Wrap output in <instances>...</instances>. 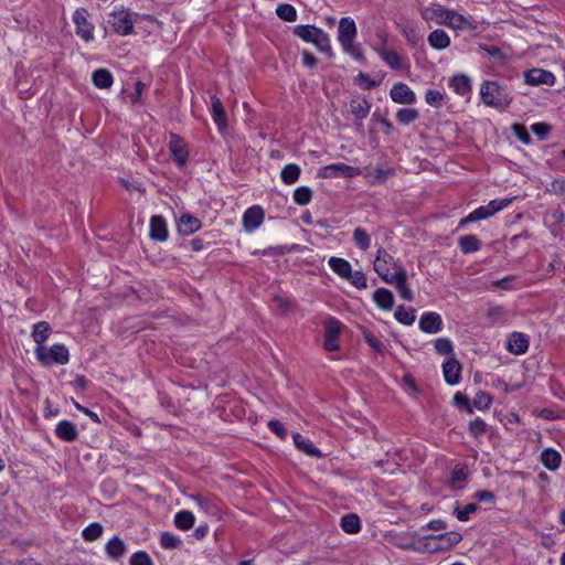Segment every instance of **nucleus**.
<instances>
[{
	"label": "nucleus",
	"mask_w": 565,
	"mask_h": 565,
	"mask_svg": "<svg viewBox=\"0 0 565 565\" xmlns=\"http://www.w3.org/2000/svg\"><path fill=\"white\" fill-rule=\"evenodd\" d=\"M422 18L425 21H433L436 24L445 25L454 31L476 29V25L468 17L438 4L423 9Z\"/></svg>",
	"instance_id": "nucleus-1"
},
{
	"label": "nucleus",
	"mask_w": 565,
	"mask_h": 565,
	"mask_svg": "<svg viewBox=\"0 0 565 565\" xmlns=\"http://www.w3.org/2000/svg\"><path fill=\"white\" fill-rule=\"evenodd\" d=\"M358 28L355 21L351 17L341 18L338 24L337 40L343 53L351 56L356 62L364 61L362 45L356 40Z\"/></svg>",
	"instance_id": "nucleus-2"
},
{
	"label": "nucleus",
	"mask_w": 565,
	"mask_h": 565,
	"mask_svg": "<svg viewBox=\"0 0 565 565\" xmlns=\"http://www.w3.org/2000/svg\"><path fill=\"white\" fill-rule=\"evenodd\" d=\"M480 97L486 106L495 109H505L512 102L509 87L495 81H484L481 83Z\"/></svg>",
	"instance_id": "nucleus-3"
},
{
	"label": "nucleus",
	"mask_w": 565,
	"mask_h": 565,
	"mask_svg": "<svg viewBox=\"0 0 565 565\" xmlns=\"http://www.w3.org/2000/svg\"><path fill=\"white\" fill-rule=\"evenodd\" d=\"M328 266L341 279L347 280L356 289H365L367 287V278L362 270H353L351 264L342 258L332 256L328 259Z\"/></svg>",
	"instance_id": "nucleus-4"
},
{
	"label": "nucleus",
	"mask_w": 565,
	"mask_h": 565,
	"mask_svg": "<svg viewBox=\"0 0 565 565\" xmlns=\"http://www.w3.org/2000/svg\"><path fill=\"white\" fill-rule=\"evenodd\" d=\"M292 32L302 41L313 44L320 52L332 53L330 36L322 29L315 25H296Z\"/></svg>",
	"instance_id": "nucleus-5"
},
{
	"label": "nucleus",
	"mask_w": 565,
	"mask_h": 565,
	"mask_svg": "<svg viewBox=\"0 0 565 565\" xmlns=\"http://www.w3.org/2000/svg\"><path fill=\"white\" fill-rule=\"evenodd\" d=\"M373 269L386 284L394 279L404 267L385 248L380 247L373 262Z\"/></svg>",
	"instance_id": "nucleus-6"
},
{
	"label": "nucleus",
	"mask_w": 565,
	"mask_h": 565,
	"mask_svg": "<svg viewBox=\"0 0 565 565\" xmlns=\"http://www.w3.org/2000/svg\"><path fill=\"white\" fill-rule=\"evenodd\" d=\"M35 356L38 361L45 366L52 364H66L70 361L68 349L64 344H54L49 347H36Z\"/></svg>",
	"instance_id": "nucleus-7"
},
{
	"label": "nucleus",
	"mask_w": 565,
	"mask_h": 565,
	"mask_svg": "<svg viewBox=\"0 0 565 565\" xmlns=\"http://www.w3.org/2000/svg\"><path fill=\"white\" fill-rule=\"evenodd\" d=\"M512 198L495 199L490 201L487 205H482L473 210L468 216L461 220L460 224L463 225L469 222L481 221L491 217L495 213L508 207L512 203Z\"/></svg>",
	"instance_id": "nucleus-8"
},
{
	"label": "nucleus",
	"mask_w": 565,
	"mask_h": 565,
	"mask_svg": "<svg viewBox=\"0 0 565 565\" xmlns=\"http://www.w3.org/2000/svg\"><path fill=\"white\" fill-rule=\"evenodd\" d=\"M108 23L115 33L128 35L134 31L131 13L122 7L115 8L109 14Z\"/></svg>",
	"instance_id": "nucleus-9"
},
{
	"label": "nucleus",
	"mask_w": 565,
	"mask_h": 565,
	"mask_svg": "<svg viewBox=\"0 0 565 565\" xmlns=\"http://www.w3.org/2000/svg\"><path fill=\"white\" fill-rule=\"evenodd\" d=\"M361 173L360 169L356 167L348 166L342 162H335L328 166L322 167L319 170V177L328 179V178H354Z\"/></svg>",
	"instance_id": "nucleus-10"
},
{
	"label": "nucleus",
	"mask_w": 565,
	"mask_h": 565,
	"mask_svg": "<svg viewBox=\"0 0 565 565\" xmlns=\"http://www.w3.org/2000/svg\"><path fill=\"white\" fill-rule=\"evenodd\" d=\"M265 218V212L262 206L253 205L248 207L242 216V224L246 233H253L260 227Z\"/></svg>",
	"instance_id": "nucleus-11"
},
{
	"label": "nucleus",
	"mask_w": 565,
	"mask_h": 565,
	"mask_svg": "<svg viewBox=\"0 0 565 565\" xmlns=\"http://www.w3.org/2000/svg\"><path fill=\"white\" fill-rule=\"evenodd\" d=\"M87 10L78 8L73 14V21L76 25V34L81 36L85 42H89L94 39L93 24L87 20Z\"/></svg>",
	"instance_id": "nucleus-12"
},
{
	"label": "nucleus",
	"mask_w": 565,
	"mask_h": 565,
	"mask_svg": "<svg viewBox=\"0 0 565 565\" xmlns=\"http://www.w3.org/2000/svg\"><path fill=\"white\" fill-rule=\"evenodd\" d=\"M525 84L530 86L547 85L553 86L555 84V75L543 68H532L523 74Z\"/></svg>",
	"instance_id": "nucleus-13"
},
{
	"label": "nucleus",
	"mask_w": 565,
	"mask_h": 565,
	"mask_svg": "<svg viewBox=\"0 0 565 565\" xmlns=\"http://www.w3.org/2000/svg\"><path fill=\"white\" fill-rule=\"evenodd\" d=\"M390 97L396 104L412 105L416 103L414 90L404 83L394 84L390 90Z\"/></svg>",
	"instance_id": "nucleus-14"
},
{
	"label": "nucleus",
	"mask_w": 565,
	"mask_h": 565,
	"mask_svg": "<svg viewBox=\"0 0 565 565\" xmlns=\"http://www.w3.org/2000/svg\"><path fill=\"white\" fill-rule=\"evenodd\" d=\"M418 326L423 332L434 334L443 330V319L437 312H425L422 315Z\"/></svg>",
	"instance_id": "nucleus-15"
},
{
	"label": "nucleus",
	"mask_w": 565,
	"mask_h": 565,
	"mask_svg": "<svg viewBox=\"0 0 565 565\" xmlns=\"http://www.w3.org/2000/svg\"><path fill=\"white\" fill-rule=\"evenodd\" d=\"M443 374H444L445 381L449 385L458 384L460 382V375H461L460 363L454 356H450L443 364Z\"/></svg>",
	"instance_id": "nucleus-16"
},
{
	"label": "nucleus",
	"mask_w": 565,
	"mask_h": 565,
	"mask_svg": "<svg viewBox=\"0 0 565 565\" xmlns=\"http://www.w3.org/2000/svg\"><path fill=\"white\" fill-rule=\"evenodd\" d=\"M529 339L521 332H513L507 341V350L513 354L520 355L527 351Z\"/></svg>",
	"instance_id": "nucleus-17"
},
{
	"label": "nucleus",
	"mask_w": 565,
	"mask_h": 565,
	"mask_svg": "<svg viewBox=\"0 0 565 565\" xmlns=\"http://www.w3.org/2000/svg\"><path fill=\"white\" fill-rule=\"evenodd\" d=\"M55 435L63 441L72 443L78 438V430L72 422L64 419L57 423Z\"/></svg>",
	"instance_id": "nucleus-18"
},
{
	"label": "nucleus",
	"mask_w": 565,
	"mask_h": 565,
	"mask_svg": "<svg viewBox=\"0 0 565 565\" xmlns=\"http://www.w3.org/2000/svg\"><path fill=\"white\" fill-rule=\"evenodd\" d=\"M371 103L364 97H354L349 103L350 113L358 119L366 118L371 110Z\"/></svg>",
	"instance_id": "nucleus-19"
},
{
	"label": "nucleus",
	"mask_w": 565,
	"mask_h": 565,
	"mask_svg": "<svg viewBox=\"0 0 565 565\" xmlns=\"http://www.w3.org/2000/svg\"><path fill=\"white\" fill-rule=\"evenodd\" d=\"M211 113L213 121L217 126L218 130H225L227 126L226 114L224 111L221 99L216 96H213L211 99Z\"/></svg>",
	"instance_id": "nucleus-20"
},
{
	"label": "nucleus",
	"mask_w": 565,
	"mask_h": 565,
	"mask_svg": "<svg viewBox=\"0 0 565 565\" xmlns=\"http://www.w3.org/2000/svg\"><path fill=\"white\" fill-rule=\"evenodd\" d=\"M427 41L430 47L437 51L446 50L451 43L450 36L441 29L431 31L428 34Z\"/></svg>",
	"instance_id": "nucleus-21"
},
{
	"label": "nucleus",
	"mask_w": 565,
	"mask_h": 565,
	"mask_svg": "<svg viewBox=\"0 0 565 565\" xmlns=\"http://www.w3.org/2000/svg\"><path fill=\"white\" fill-rule=\"evenodd\" d=\"M150 237L154 241L163 242L168 237L166 221L160 215H153L150 220Z\"/></svg>",
	"instance_id": "nucleus-22"
},
{
	"label": "nucleus",
	"mask_w": 565,
	"mask_h": 565,
	"mask_svg": "<svg viewBox=\"0 0 565 565\" xmlns=\"http://www.w3.org/2000/svg\"><path fill=\"white\" fill-rule=\"evenodd\" d=\"M388 284L396 287L399 296L403 299L407 301H412L414 299V294L407 284L406 270H399L398 275Z\"/></svg>",
	"instance_id": "nucleus-23"
},
{
	"label": "nucleus",
	"mask_w": 565,
	"mask_h": 565,
	"mask_svg": "<svg viewBox=\"0 0 565 565\" xmlns=\"http://www.w3.org/2000/svg\"><path fill=\"white\" fill-rule=\"evenodd\" d=\"M105 552L109 558L118 561L126 554L127 546L119 536H114L106 543Z\"/></svg>",
	"instance_id": "nucleus-24"
},
{
	"label": "nucleus",
	"mask_w": 565,
	"mask_h": 565,
	"mask_svg": "<svg viewBox=\"0 0 565 565\" xmlns=\"http://www.w3.org/2000/svg\"><path fill=\"white\" fill-rule=\"evenodd\" d=\"M449 87L452 88L456 94L465 97L471 93V81L463 74H457L449 79Z\"/></svg>",
	"instance_id": "nucleus-25"
},
{
	"label": "nucleus",
	"mask_w": 565,
	"mask_h": 565,
	"mask_svg": "<svg viewBox=\"0 0 565 565\" xmlns=\"http://www.w3.org/2000/svg\"><path fill=\"white\" fill-rule=\"evenodd\" d=\"M202 227L201 221L190 214H182L179 217V234L191 235Z\"/></svg>",
	"instance_id": "nucleus-26"
},
{
	"label": "nucleus",
	"mask_w": 565,
	"mask_h": 565,
	"mask_svg": "<svg viewBox=\"0 0 565 565\" xmlns=\"http://www.w3.org/2000/svg\"><path fill=\"white\" fill-rule=\"evenodd\" d=\"M292 439L296 448L305 452L306 455L316 458H320L322 456L321 451L312 444V441L303 437L301 434H294Z\"/></svg>",
	"instance_id": "nucleus-27"
},
{
	"label": "nucleus",
	"mask_w": 565,
	"mask_h": 565,
	"mask_svg": "<svg viewBox=\"0 0 565 565\" xmlns=\"http://www.w3.org/2000/svg\"><path fill=\"white\" fill-rule=\"evenodd\" d=\"M393 172L394 171L391 168L375 167L367 169L364 177L370 184L375 185L384 183L391 175H393Z\"/></svg>",
	"instance_id": "nucleus-28"
},
{
	"label": "nucleus",
	"mask_w": 565,
	"mask_h": 565,
	"mask_svg": "<svg viewBox=\"0 0 565 565\" xmlns=\"http://www.w3.org/2000/svg\"><path fill=\"white\" fill-rule=\"evenodd\" d=\"M373 301L384 311H390L394 307V296L386 288H377L373 292Z\"/></svg>",
	"instance_id": "nucleus-29"
},
{
	"label": "nucleus",
	"mask_w": 565,
	"mask_h": 565,
	"mask_svg": "<svg viewBox=\"0 0 565 565\" xmlns=\"http://www.w3.org/2000/svg\"><path fill=\"white\" fill-rule=\"evenodd\" d=\"M540 461L546 469L554 471L558 469L562 456L553 448H545L540 455Z\"/></svg>",
	"instance_id": "nucleus-30"
},
{
	"label": "nucleus",
	"mask_w": 565,
	"mask_h": 565,
	"mask_svg": "<svg viewBox=\"0 0 565 565\" xmlns=\"http://www.w3.org/2000/svg\"><path fill=\"white\" fill-rule=\"evenodd\" d=\"M375 51L381 58L393 70H402L403 63L398 53L394 50H386L385 47H376Z\"/></svg>",
	"instance_id": "nucleus-31"
},
{
	"label": "nucleus",
	"mask_w": 565,
	"mask_h": 565,
	"mask_svg": "<svg viewBox=\"0 0 565 565\" xmlns=\"http://www.w3.org/2000/svg\"><path fill=\"white\" fill-rule=\"evenodd\" d=\"M93 84L97 88H109L114 83L113 74L106 68H97L92 74Z\"/></svg>",
	"instance_id": "nucleus-32"
},
{
	"label": "nucleus",
	"mask_w": 565,
	"mask_h": 565,
	"mask_svg": "<svg viewBox=\"0 0 565 565\" xmlns=\"http://www.w3.org/2000/svg\"><path fill=\"white\" fill-rule=\"evenodd\" d=\"M52 332L51 326L46 321H39L33 326L32 338L38 347H44V342Z\"/></svg>",
	"instance_id": "nucleus-33"
},
{
	"label": "nucleus",
	"mask_w": 565,
	"mask_h": 565,
	"mask_svg": "<svg viewBox=\"0 0 565 565\" xmlns=\"http://www.w3.org/2000/svg\"><path fill=\"white\" fill-rule=\"evenodd\" d=\"M341 529L348 534H356L361 530V522L356 514H345L341 519Z\"/></svg>",
	"instance_id": "nucleus-34"
},
{
	"label": "nucleus",
	"mask_w": 565,
	"mask_h": 565,
	"mask_svg": "<svg viewBox=\"0 0 565 565\" xmlns=\"http://www.w3.org/2000/svg\"><path fill=\"white\" fill-rule=\"evenodd\" d=\"M299 177L300 168L294 163L286 164L280 172L282 182L288 185L296 183Z\"/></svg>",
	"instance_id": "nucleus-35"
},
{
	"label": "nucleus",
	"mask_w": 565,
	"mask_h": 565,
	"mask_svg": "<svg viewBox=\"0 0 565 565\" xmlns=\"http://www.w3.org/2000/svg\"><path fill=\"white\" fill-rule=\"evenodd\" d=\"M459 246L465 254L475 253L480 249V241L475 235H465L459 238Z\"/></svg>",
	"instance_id": "nucleus-36"
},
{
	"label": "nucleus",
	"mask_w": 565,
	"mask_h": 565,
	"mask_svg": "<svg viewBox=\"0 0 565 565\" xmlns=\"http://www.w3.org/2000/svg\"><path fill=\"white\" fill-rule=\"evenodd\" d=\"M394 317L399 323L404 326H412L416 319L414 309L405 308L403 306H399L396 309Z\"/></svg>",
	"instance_id": "nucleus-37"
},
{
	"label": "nucleus",
	"mask_w": 565,
	"mask_h": 565,
	"mask_svg": "<svg viewBox=\"0 0 565 565\" xmlns=\"http://www.w3.org/2000/svg\"><path fill=\"white\" fill-rule=\"evenodd\" d=\"M353 242L361 250H367L371 246V236L362 227L353 231Z\"/></svg>",
	"instance_id": "nucleus-38"
},
{
	"label": "nucleus",
	"mask_w": 565,
	"mask_h": 565,
	"mask_svg": "<svg viewBox=\"0 0 565 565\" xmlns=\"http://www.w3.org/2000/svg\"><path fill=\"white\" fill-rule=\"evenodd\" d=\"M103 531L104 527L99 522H93L83 530L82 536L87 542H94L102 536Z\"/></svg>",
	"instance_id": "nucleus-39"
},
{
	"label": "nucleus",
	"mask_w": 565,
	"mask_h": 565,
	"mask_svg": "<svg viewBox=\"0 0 565 565\" xmlns=\"http://www.w3.org/2000/svg\"><path fill=\"white\" fill-rule=\"evenodd\" d=\"M292 199L298 205H307L312 199V190L309 186H298L295 189Z\"/></svg>",
	"instance_id": "nucleus-40"
},
{
	"label": "nucleus",
	"mask_w": 565,
	"mask_h": 565,
	"mask_svg": "<svg viewBox=\"0 0 565 565\" xmlns=\"http://www.w3.org/2000/svg\"><path fill=\"white\" fill-rule=\"evenodd\" d=\"M419 117V113L415 108H401L396 113V118L401 125L407 126Z\"/></svg>",
	"instance_id": "nucleus-41"
},
{
	"label": "nucleus",
	"mask_w": 565,
	"mask_h": 565,
	"mask_svg": "<svg viewBox=\"0 0 565 565\" xmlns=\"http://www.w3.org/2000/svg\"><path fill=\"white\" fill-rule=\"evenodd\" d=\"M277 15L287 22H294L297 20V11L294 6L288 3L279 4L276 9Z\"/></svg>",
	"instance_id": "nucleus-42"
},
{
	"label": "nucleus",
	"mask_w": 565,
	"mask_h": 565,
	"mask_svg": "<svg viewBox=\"0 0 565 565\" xmlns=\"http://www.w3.org/2000/svg\"><path fill=\"white\" fill-rule=\"evenodd\" d=\"M434 348L440 355L454 356V345L451 340L448 338H437L434 341Z\"/></svg>",
	"instance_id": "nucleus-43"
},
{
	"label": "nucleus",
	"mask_w": 565,
	"mask_h": 565,
	"mask_svg": "<svg viewBox=\"0 0 565 565\" xmlns=\"http://www.w3.org/2000/svg\"><path fill=\"white\" fill-rule=\"evenodd\" d=\"M343 324L335 318H329L324 322V335L338 338L341 333Z\"/></svg>",
	"instance_id": "nucleus-44"
},
{
	"label": "nucleus",
	"mask_w": 565,
	"mask_h": 565,
	"mask_svg": "<svg viewBox=\"0 0 565 565\" xmlns=\"http://www.w3.org/2000/svg\"><path fill=\"white\" fill-rule=\"evenodd\" d=\"M195 522V516L189 510L179 511V530H190Z\"/></svg>",
	"instance_id": "nucleus-45"
},
{
	"label": "nucleus",
	"mask_w": 565,
	"mask_h": 565,
	"mask_svg": "<svg viewBox=\"0 0 565 565\" xmlns=\"http://www.w3.org/2000/svg\"><path fill=\"white\" fill-rule=\"evenodd\" d=\"M420 551L427 553H437L440 552L441 548L435 535H427L422 539Z\"/></svg>",
	"instance_id": "nucleus-46"
},
{
	"label": "nucleus",
	"mask_w": 565,
	"mask_h": 565,
	"mask_svg": "<svg viewBox=\"0 0 565 565\" xmlns=\"http://www.w3.org/2000/svg\"><path fill=\"white\" fill-rule=\"evenodd\" d=\"M478 510V505L476 503H468L462 509L458 507L455 509L456 518L461 522H467L471 514H473Z\"/></svg>",
	"instance_id": "nucleus-47"
},
{
	"label": "nucleus",
	"mask_w": 565,
	"mask_h": 565,
	"mask_svg": "<svg viewBox=\"0 0 565 565\" xmlns=\"http://www.w3.org/2000/svg\"><path fill=\"white\" fill-rule=\"evenodd\" d=\"M491 403H492L491 396L488 393L482 392V391L478 392L473 399V405L479 411L488 409L490 407Z\"/></svg>",
	"instance_id": "nucleus-48"
},
{
	"label": "nucleus",
	"mask_w": 565,
	"mask_h": 565,
	"mask_svg": "<svg viewBox=\"0 0 565 565\" xmlns=\"http://www.w3.org/2000/svg\"><path fill=\"white\" fill-rule=\"evenodd\" d=\"M355 83L362 89H372L380 85V81L372 79L366 73L360 72L355 77Z\"/></svg>",
	"instance_id": "nucleus-49"
},
{
	"label": "nucleus",
	"mask_w": 565,
	"mask_h": 565,
	"mask_svg": "<svg viewBox=\"0 0 565 565\" xmlns=\"http://www.w3.org/2000/svg\"><path fill=\"white\" fill-rule=\"evenodd\" d=\"M444 94L439 90L428 89L425 94L426 103L435 108H439L443 104Z\"/></svg>",
	"instance_id": "nucleus-50"
},
{
	"label": "nucleus",
	"mask_w": 565,
	"mask_h": 565,
	"mask_svg": "<svg viewBox=\"0 0 565 565\" xmlns=\"http://www.w3.org/2000/svg\"><path fill=\"white\" fill-rule=\"evenodd\" d=\"M401 31H402V34L407 40V42L413 45L417 44V42L420 40V35H419L418 31L416 30V28H414L412 25H403Z\"/></svg>",
	"instance_id": "nucleus-51"
},
{
	"label": "nucleus",
	"mask_w": 565,
	"mask_h": 565,
	"mask_svg": "<svg viewBox=\"0 0 565 565\" xmlns=\"http://www.w3.org/2000/svg\"><path fill=\"white\" fill-rule=\"evenodd\" d=\"M130 565H152V561L148 553L143 551H138L134 553L129 561Z\"/></svg>",
	"instance_id": "nucleus-52"
},
{
	"label": "nucleus",
	"mask_w": 565,
	"mask_h": 565,
	"mask_svg": "<svg viewBox=\"0 0 565 565\" xmlns=\"http://www.w3.org/2000/svg\"><path fill=\"white\" fill-rule=\"evenodd\" d=\"M160 544L162 550L172 551L177 547V536L169 532H164L161 534Z\"/></svg>",
	"instance_id": "nucleus-53"
},
{
	"label": "nucleus",
	"mask_w": 565,
	"mask_h": 565,
	"mask_svg": "<svg viewBox=\"0 0 565 565\" xmlns=\"http://www.w3.org/2000/svg\"><path fill=\"white\" fill-rule=\"evenodd\" d=\"M480 49L488 54L489 56L493 57L497 61L503 62L505 56L501 49L497 46H489V45H480Z\"/></svg>",
	"instance_id": "nucleus-54"
},
{
	"label": "nucleus",
	"mask_w": 565,
	"mask_h": 565,
	"mask_svg": "<svg viewBox=\"0 0 565 565\" xmlns=\"http://www.w3.org/2000/svg\"><path fill=\"white\" fill-rule=\"evenodd\" d=\"M469 431L471 435L478 437L486 431V424L482 419L477 418L469 424Z\"/></svg>",
	"instance_id": "nucleus-55"
},
{
	"label": "nucleus",
	"mask_w": 565,
	"mask_h": 565,
	"mask_svg": "<svg viewBox=\"0 0 565 565\" xmlns=\"http://www.w3.org/2000/svg\"><path fill=\"white\" fill-rule=\"evenodd\" d=\"M268 428L281 439H285L287 436L284 425L278 420H269Z\"/></svg>",
	"instance_id": "nucleus-56"
},
{
	"label": "nucleus",
	"mask_w": 565,
	"mask_h": 565,
	"mask_svg": "<svg viewBox=\"0 0 565 565\" xmlns=\"http://www.w3.org/2000/svg\"><path fill=\"white\" fill-rule=\"evenodd\" d=\"M365 341L374 351L380 352V353L383 352L384 344L376 337L367 333V334H365Z\"/></svg>",
	"instance_id": "nucleus-57"
},
{
	"label": "nucleus",
	"mask_w": 565,
	"mask_h": 565,
	"mask_svg": "<svg viewBox=\"0 0 565 565\" xmlns=\"http://www.w3.org/2000/svg\"><path fill=\"white\" fill-rule=\"evenodd\" d=\"M531 129L534 134H536L540 139H544L550 132V127L543 122H536L531 126Z\"/></svg>",
	"instance_id": "nucleus-58"
},
{
	"label": "nucleus",
	"mask_w": 565,
	"mask_h": 565,
	"mask_svg": "<svg viewBox=\"0 0 565 565\" xmlns=\"http://www.w3.org/2000/svg\"><path fill=\"white\" fill-rule=\"evenodd\" d=\"M551 191L559 196L565 195V179H557L551 183Z\"/></svg>",
	"instance_id": "nucleus-59"
},
{
	"label": "nucleus",
	"mask_w": 565,
	"mask_h": 565,
	"mask_svg": "<svg viewBox=\"0 0 565 565\" xmlns=\"http://www.w3.org/2000/svg\"><path fill=\"white\" fill-rule=\"evenodd\" d=\"M445 534H446V539L448 540L447 542H448L449 548L458 545L462 540V535L456 531L446 532Z\"/></svg>",
	"instance_id": "nucleus-60"
},
{
	"label": "nucleus",
	"mask_w": 565,
	"mask_h": 565,
	"mask_svg": "<svg viewBox=\"0 0 565 565\" xmlns=\"http://www.w3.org/2000/svg\"><path fill=\"white\" fill-rule=\"evenodd\" d=\"M426 530H429V531H441V530H446L447 529V524L445 521L440 520V519H435V520H431L429 521L425 527Z\"/></svg>",
	"instance_id": "nucleus-61"
},
{
	"label": "nucleus",
	"mask_w": 565,
	"mask_h": 565,
	"mask_svg": "<svg viewBox=\"0 0 565 565\" xmlns=\"http://www.w3.org/2000/svg\"><path fill=\"white\" fill-rule=\"evenodd\" d=\"M323 348L329 352L338 351L339 350L338 338L324 335Z\"/></svg>",
	"instance_id": "nucleus-62"
},
{
	"label": "nucleus",
	"mask_w": 565,
	"mask_h": 565,
	"mask_svg": "<svg viewBox=\"0 0 565 565\" xmlns=\"http://www.w3.org/2000/svg\"><path fill=\"white\" fill-rule=\"evenodd\" d=\"M302 63L307 67H313L317 65V57L308 51H303L301 54Z\"/></svg>",
	"instance_id": "nucleus-63"
},
{
	"label": "nucleus",
	"mask_w": 565,
	"mask_h": 565,
	"mask_svg": "<svg viewBox=\"0 0 565 565\" xmlns=\"http://www.w3.org/2000/svg\"><path fill=\"white\" fill-rule=\"evenodd\" d=\"M475 498L481 502H493L495 497L493 492L483 490L476 492Z\"/></svg>",
	"instance_id": "nucleus-64"
}]
</instances>
